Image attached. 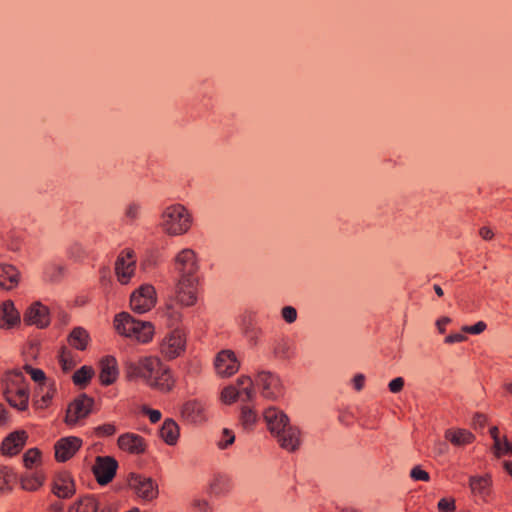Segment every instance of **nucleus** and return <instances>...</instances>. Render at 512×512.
I'll use <instances>...</instances> for the list:
<instances>
[{
    "mask_svg": "<svg viewBox=\"0 0 512 512\" xmlns=\"http://www.w3.org/2000/svg\"><path fill=\"white\" fill-rule=\"evenodd\" d=\"M199 269L195 252L190 248L179 251L174 258V271L177 274L175 294L177 302L182 306H192L197 301Z\"/></svg>",
    "mask_w": 512,
    "mask_h": 512,
    "instance_id": "1",
    "label": "nucleus"
},
{
    "mask_svg": "<svg viewBox=\"0 0 512 512\" xmlns=\"http://www.w3.org/2000/svg\"><path fill=\"white\" fill-rule=\"evenodd\" d=\"M126 374L130 380L142 379L151 388L168 392L172 389L173 380L170 370L163 366L155 356H146L137 361H127Z\"/></svg>",
    "mask_w": 512,
    "mask_h": 512,
    "instance_id": "2",
    "label": "nucleus"
},
{
    "mask_svg": "<svg viewBox=\"0 0 512 512\" xmlns=\"http://www.w3.org/2000/svg\"><path fill=\"white\" fill-rule=\"evenodd\" d=\"M263 418L270 433L277 438L283 449L293 452L299 448L300 430L290 425L289 417L283 410L270 406L263 412Z\"/></svg>",
    "mask_w": 512,
    "mask_h": 512,
    "instance_id": "3",
    "label": "nucleus"
},
{
    "mask_svg": "<svg viewBox=\"0 0 512 512\" xmlns=\"http://www.w3.org/2000/svg\"><path fill=\"white\" fill-rule=\"evenodd\" d=\"M1 389L9 404L19 410H26L29 402L28 383L20 371L9 372L1 380Z\"/></svg>",
    "mask_w": 512,
    "mask_h": 512,
    "instance_id": "4",
    "label": "nucleus"
},
{
    "mask_svg": "<svg viewBox=\"0 0 512 512\" xmlns=\"http://www.w3.org/2000/svg\"><path fill=\"white\" fill-rule=\"evenodd\" d=\"M114 323L119 334L140 343L149 342L154 334V327L150 322L137 320L127 312L116 315Z\"/></svg>",
    "mask_w": 512,
    "mask_h": 512,
    "instance_id": "5",
    "label": "nucleus"
},
{
    "mask_svg": "<svg viewBox=\"0 0 512 512\" xmlns=\"http://www.w3.org/2000/svg\"><path fill=\"white\" fill-rule=\"evenodd\" d=\"M192 217L181 204H174L164 209L161 215L160 227L170 236L185 234L191 226Z\"/></svg>",
    "mask_w": 512,
    "mask_h": 512,
    "instance_id": "6",
    "label": "nucleus"
},
{
    "mask_svg": "<svg viewBox=\"0 0 512 512\" xmlns=\"http://www.w3.org/2000/svg\"><path fill=\"white\" fill-rule=\"evenodd\" d=\"M260 395L269 401H278L284 395V384L280 376L272 371L259 369L254 375Z\"/></svg>",
    "mask_w": 512,
    "mask_h": 512,
    "instance_id": "7",
    "label": "nucleus"
},
{
    "mask_svg": "<svg viewBox=\"0 0 512 512\" xmlns=\"http://www.w3.org/2000/svg\"><path fill=\"white\" fill-rule=\"evenodd\" d=\"M156 299L155 288L150 284H144L132 293L130 306L135 313L143 314L155 306Z\"/></svg>",
    "mask_w": 512,
    "mask_h": 512,
    "instance_id": "8",
    "label": "nucleus"
},
{
    "mask_svg": "<svg viewBox=\"0 0 512 512\" xmlns=\"http://www.w3.org/2000/svg\"><path fill=\"white\" fill-rule=\"evenodd\" d=\"M128 485L138 497L145 501H152L158 497V484L150 477L140 474H130Z\"/></svg>",
    "mask_w": 512,
    "mask_h": 512,
    "instance_id": "9",
    "label": "nucleus"
},
{
    "mask_svg": "<svg viewBox=\"0 0 512 512\" xmlns=\"http://www.w3.org/2000/svg\"><path fill=\"white\" fill-rule=\"evenodd\" d=\"M186 347V338L180 329H174L164 337L161 343V353L168 359L180 356Z\"/></svg>",
    "mask_w": 512,
    "mask_h": 512,
    "instance_id": "10",
    "label": "nucleus"
},
{
    "mask_svg": "<svg viewBox=\"0 0 512 512\" xmlns=\"http://www.w3.org/2000/svg\"><path fill=\"white\" fill-rule=\"evenodd\" d=\"M118 468L117 461L109 456H98L93 466V473L100 485H106L112 481Z\"/></svg>",
    "mask_w": 512,
    "mask_h": 512,
    "instance_id": "11",
    "label": "nucleus"
},
{
    "mask_svg": "<svg viewBox=\"0 0 512 512\" xmlns=\"http://www.w3.org/2000/svg\"><path fill=\"white\" fill-rule=\"evenodd\" d=\"M217 375L221 377H230L234 375L240 367V363L232 350L220 351L214 361Z\"/></svg>",
    "mask_w": 512,
    "mask_h": 512,
    "instance_id": "12",
    "label": "nucleus"
},
{
    "mask_svg": "<svg viewBox=\"0 0 512 512\" xmlns=\"http://www.w3.org/2000/svg\"><path fill=\"white\" fill-rule=\"evenodd\" d=\"M135 269L136 260L134 252L131 250L122 252L115 263V273L118 281L123 285L129 283L135 273Z\"/></svg>",
    "mask_w": 512,
    "mask_h": 512,
    "instance_id": "13",
    "label": "nucleus"
},
{
    "mask_svg": "<svg viewBox=\"0 0 512 512\" xmlns=\"http://www.w3.org/2000/svg\"><path fill=\"white\" fill-rule=\"evenodd\" d=\"M92 403V399L85 395L74 400L67 409L66 423L75 425L79 420L85 418L91 411Z\"/></svg>",
    "mask_w": 512,
    "mask_h": 512,
    "instance_id": "14",
    "label": "nucleus"
},
{
    "mask_svg": "<svg viewBox=\"0 0 512 512\" xmlns=\"http://www.w3.org/2000/svg\"><path fill=\"white\" fill-rule=\"evenodd\" d=\"M24 321L39 328L47 327L50 323L49 310L40 302H35L25 312Z\"/></svg>",
    "mask_w": 512,
    "mask_h": 512,
    "instance_id": "15",
    "label": "nucleus"
},
{
    "mask_svg": "<svg viewBox=\"0 0 512 512\" xmlns=\"http://www.w3.org/2000/svg\"><path fill=\"white\" fill-rule=\"evenodd\" d=\"M28 435L25 431H15L10 433L1 444V452L6 456L18 454L25 446Z\"/></svg>",
    "mask_w": 512,
    "mask_h": 512,
    "instance_id": "16",
    "label": "nucleus"
},
{
    "mask_svg": "<svg viewBox=\"0 0 512 512\" xmlns=\"http://www.w3.org/2000/svg\"><path fill=\"white\" fill-rule=\"evenodd\" d=\"M82 441L77 437H66L55 444V457L58 461L64 462L70 459L80 448Z\"/></svg>",
    "mask_w": 512,
    "mask_h": 512,
    "instance_id": "17",
    "label": "nucleus"
},
{
    "mask_svg": "<svg viewBox=\"0 0 512 512\" xmlns=\"http://www.w3.org/2000/svg\"><path fill=\"white\" fill-rule=\"evenodd\" d=\"M20 323V313L11 300L0 305V328L11 329Z\"/></svg>",
    "mask_w": 512,
    "mask_h": 512,
    "instance_id": "18",
    "label": "nucleus"
},
{
    "mask_svg": "<svg viewBox=\"0 0 512 512\" xmlns=\"http://www.w3.org/2000/svg\"><path fill=\"white\" fill-rule=\"evenodd\" d=\"M100 381L103 385H111L119 375L117 361L113 356H107L100 362Z\"/></svg>",
    "mask_w": 512,
    "mask_h": 512,
    "instance_id": "19",
    "label": "nucleus"
},
{
    "mask_svg": "<svg viewBox=\"0 0 512 512\" xmlns=\"http://www.w3.org/2000/svg\"><path fill=\"white\" fill-rule=\"evenodd\" d=\"M182 416L190 423H201L206 420L204 405L198 400L187 401L183 405Z\"/></svg>",
    "mask_w": 512,
    "mask_h": 512,
    "instance_id": "20",
    "label": "nucleus"
},
{
    "mask_svg": "<svg viewBox=\"0 0 512 512\" xmlns=\"http://www.w3.org/2000/svg\"><path fill=\"white\" fill-rule=\"evenodd\" d=\"M118 445L122 450L133 454L143 453L146 447L144 439L134 433L121 435L118 439Z\"/></svg>",
    "mask_w": 512,
    "mask_h": 512,
    "instance_id": "21",
    "label": "nucleus"
},
{
    "mask_svg": "<svg viewBox=\"0 0 512 512\" xmlns=\"http://www.w3.org/2000/svg\"><path fill=\"white\" fill-rule=\"evenodd\" d=\"M239 399L243 403H250L256 398L255 381L250 376H240L237 379Z\"/></svg>",
    "mask_w": 512,
    "mask_h": 512,
    "instance_id": "22",
    "label": "nucleus"
},
{
    "mask_svg": "<svg viewBox=\"0 0 512 512\" xmlns=\"http://www.w3.org/2000/svg\"><path fill=\"white\" fill-rule=\"evenodd\" d=\"M491 485H492V480L489 475L471 476L469 478V487H470L472 493L479 496L484 501H486L487 497L490 495Z\"/></svg>",
    "mask_w": 512,
    "mask_h": 512,
    "instance_id": "23",
    "label": "nucleus"
},
{
    "mask_svg": "<svg viewBox=\"0 0 512 512\" xmlns=\"http://www.w3.org/2000/svg\"><path fill=\"white\" fill-rule=\"evenodd\" d=\"M53 493L63 499L72 497L75 494V484L72 478L67 475H60L53 484Z\"/></svg>",
    "mask_w": 512,
    "mask_h": 512,
    "instance_id": "24",
    "label": "nucleus"
},
{
    "mask_svg": "<svg viewBox=\"0 0 512 512\" xmlns=\"http://www.w3.org/2000/svg\"><path fill=\"white\" fill-rule=\"evenodd\" d=\"M19 271L12 265L0 264V288L10 290L19 282Z\"/></svg>",
    "mask_w": 512,
    "mask_h": 512,
    "instance_id": "25",
    "label": "nucleus"
},
{
    "mask_svg": "<svg viewBox=\"0 0 512 512\" xmlns=\"http://www.w3.org/2000/svg\"><path fill=\"white\" fill-rule=\"evenodd\" d=\"M230 488V478L224 473H215L209 481L208 492L212 495H221Z\"/></svg>",
    "mask_w": 512,
    "mask_h": 512,
    "instance_id": "26",
    "label": "nucleus"
},
{
    "mask_svg": "<svg viewBox=\"0 0 512 512\" xmlns=\"http://www.w3.org/2000/svg\"><path fill=\"white\" fill-rule=\"evenodd\" d=\"M445 438L455 446H464L474 441V435L466 429H448Z\"/></svg>",
    "mask_w": 512,
    "mask_h": 512,
    "instance_id": "27",
    "label": "nucleus"
},
{
    "mask_svg": "<svg viewBox=\"0 0 512 512\" xmlns=\"http://www.w3.org/2000/svg\"><path fill=\"white\" fill-rule=\"evenodd\" d=\"M100 503L92 495H86L74 504H72L67 512H97Z\"/></svg>",
    "mask_w": 512,
    "mask_h": 512,
    "instance_id": "28",
    "label": "nucleus"
},
{
    "mask_svg": "<svg viewBox=\"0 0 512 512\" xmlns=\"http://www.w3.org/2000/svg\"><path fill=\"white\" fill-rule=\"evenodd\" d=\"M20 486L25 491H37L44 483V475L39 472L25 473L19 478Z\"/></svg>",
    "mask_w": 512,
    "mask_h": 512,
    "instance_id": "29",
    "label": "nucleus"
},
{
    "mask_svg": "<svg viewBox=\"0 0 512 512\" xmlns=\"http://www.w3.org/2000/svg\"><path fill=\"white\" fill-rule=\"evenodd\" d=\"M273 354L279 359H289L294 355V346L288 337H281L273 344Z\"/></svg>",
    "mask_w": 512,
    "mask_h": 512,
    "instance_id": "30",
    "label": "nucleus"
},
{
    "mask_svg": "<svg viewBox=\"0 0 512 512\" xmlns=\"http://www.w3.org/2000/svg\"><path fill=\"white\" fill-rule=\"evenodd\" d=\"M161 438L168 444H176L179 437V427L172 419H166L160 429Z\"/></svg>",
    "mask_w": 512,
    "mask_h": 512,
    "instance_id": "31",
    "label": "nucleus"
},
{
    "mask_svg": "<svg viewBox=\"0 0 512 512\" xmlns=\"http://www.w3.org/2000/svg\"><path fill=\"white\" fill-rule=\"evenodd\" d=\"M16 480V474L14 471L7 467H0V491L2 493H9L12 491V484Z\"/></svg>",
    "mask_w": 512,
    "mask_h": 512,
    "instance_id": "32",
    "label": "nucleus"
},
{
    "mask_svg": "<svg viewBox=\"0 0 512 512\" xmlns=\"http://www.w3.org/2000/svg\"><path fill=\"white\" fill-rule=\"evenodd\" d=\"M88 333L83 328H75L69 337V343L71 346L78 350H84L88 343Z\"/></svg>",
    "mask_w": 512,
    "mask_h": 512,
    "instance_id": "33",
    "label": "nucleus"
},
{
    "mask_svg": "<svg viewBox=\"0 0 512 512\" xmlns=\"http://www.w3.org/2000/svg\"><path fill=\"white\" fill-rule=\"evenodd\" d=\"M25 370L31 376L32 380L35 381L37 385H39V389L41 391L46 386H49L50 389H52V380H49L41 369H36L26 365Z\"/></svg>",
    "mask_w": 512,
    "mask_h": 512,
    "instance_id": "34",
    "label": "nucleus"
},
{
    "mask_svg": "<svg viewBox=\"0 0 512 512\" xmlns=\"http://www.w3.org/2000/svg\"><path fill=\"white\" fill-rule=\"evenodd\" d=\"M59 363L63 372L67 373L76 366L77 360L70 350L62 348L59 354Z\"/></svg>",
    "mask_w": 512,
    "mask_h": 512,
    "instance_id": "35",
    "label": "nucleus"
},
{
    "mask_svg": "<svg viewBox=\"0 0 512 512\" xmlns=\"http://www.w3.org/2000/svg\"><path fill=\"white\" fill-rule=\"evenodd\" d=\"M258 420L257 413L248 406L241 408L240 421L245 429H251Z\"/></svg>",
    "mask_w": 512,
    "mask_h": 512,
    "instance_id": "36",
    "label": "nucleus"
},
{
    "mask_svg": "<svg viewBox=\"0 0 512 512\" xmlns=\"http://www.w3.org/2000/svg\"><path fill=\"white\" fill-rule=\"evenodd\" d=\"M63 273V266L56 263H51L48 264L44 269V279L48 282H57L62 278Z\"/></svg>",
    "mask_w": 512,
    "mask_h": 512,
    "instance_id": "37",
    "label": "nucleus"
},
{
    "mask_svg": "<svg viewBox=\"0 0 512 512\" xmlns=\"http://www.w3.org/2000/svg\"><path fill=\"white\" fill-rule=\"evenodd\" d=\"M220 399L225 404H232L239 399L237 382L233 385L224 387L220 394Z\"/></svg>",
    "mask_w": 512,
    "mask_h": 512,
    "instance_id": "38",
    "label": "nucleus"
},
{
    "mask_svg": "<svg viewBox=\"0 0 512 512\" xmlns=\"http://www.w3.org/2000/svg\"><path fill=\"white\" fill-rule=\"evenodd\" d=\"M93 373L94 371L91 367L83 366L74 373L73 382L79 386L86 385L91 379Z\"/></svg>",
    "mask_w": 512,
    "mask_h": 512,
    "instance_id": "39",
    "label": "nucleus"
},
{
    "mask_svg": "<svg viewBox=\"0 0 512 512\" xmlns=\"http://www.w3.org/2000/svg\"><path fill=\"white\" fill-rule=\"evenodd\" d=\"M235 441V435L232 430L224 428L221 432L220 439L217 441L219 449L224 450L231 446Z\"/></svg>",
    "mask_w": 512,
    "mask_h": 512,
    "instance_id": "40",
    "label": "nucleus"
},
{
    "mask_svg": "<svg viewBox=\"0 0 512 512\" xmlns=\"http://www.w3.org/2000/svg\"><path fill=\"white\" fill-rule=\"evenodd\" d=\"M55 391H56V387H55L54 381H52V389H50L49 386H46L41 391L39 389V385H37L36 396H40L41 397V402H42V404L40 405L41 408H43V407H45V406H47L49 404V402L52 399Z\"/></svg>",
    "mask_w": 512,
    "mask_h": 512,
    "instance_id": "41",
    "label": "nucleus"
},
{
    "mask_svg": "<svg viewBox=\"0 0 512 512\" xmlns=\"http://www.w3.org/2000/svg\"><path fill=\"white\" fill-rule=\"evenodd\" d=\"M493 452L496 457L500 458L505 455L512 454V442L508 441L506 437H503L501 441H499V446H495L493 444Z\"/></svg>",
    "mask_w": 512,
    "mask_h": 512,
    "instance_id": "42",
    "label": "nucleus"
},
{
    "mask_svg": "<svg viewBox=\"0 0 512 512\" xmlns=\"http://www.w3.org/2000/svg\"><path fill=\"white\" fill-rule=\"evenodd\" d=\"M40 460V451L37 448H31L23 456L24 466L28 469L33 468Z\"/></svg>",
    "mask_w": 512,
    "mask_h": 512,
    "instance_id": "43",
    "label": "nucleus"
},
{
    "mask_svg": "<svg viewBox=\"0 0 512 512\" xmlns=\"http://www.w3.org/2000/svg\"><path fill=\"white\" fill-rule=\"evenodd\" d=\"M142 206L138 202H130L125 208V217L130 221L138 219Z\"/></svg>",
    "mask_w": 512,
    "mask_h": 512,
    "instance_id": "44",
    "label": "nucleus"
},
{
    "mask_svg": "<svg viewBox=\"0 0 512 512\" xmlns=\"http://www.w3.org/2000/svg\"><path fill=\"white\" fill-rule=\"evenodd\" d=\"M191 504L195 512H212L210 503L204 498L196 497Z\"/></svg>",
    "mask_w": 512,
    "mask_h": 512,
    "instance_id": "45",
    "label": "nucleus"
},
{
    "mask_svg": "<svg viewBox=\"0 0 512 512\" xmlns=\"http://www.w3.org/2000/svg\"><path fill=\"white\" fill-rule=\"evenodd\" d=\"M281 316L288 324H292L297 320V310L292 306H284L281 309Z\"/></svg>",
    "mask_w": 512,
    "mask_h": 512,
    "instance_id": "46",
    "label": "nucleus"
},
{
    "mask_svg": "<svg viewBox=\"0 0 512 512\" xmlns=\"http://www.w3.org/2000/svg\"><path fill=\"white\" fill-rule=\"evenodd\" d=\"M410 477L415 481L428 482L430 480L429 474L424 471L420 466H415L410 471Z\"/></svg>",
    "mask_w": 512,
    "mask_h": 512,
    "instance_id": "47",
    "label": "nucleus"
},
{
    "mask_svg": "<svg viewBox=\"0 0 512 512\" xmlns=\"http://www.w3.org/2000/svg\"><path fill=\"white\" fill-rule=\"evenodd\" d=\"M486 329V324L483 321L477 322L472 326H463L462 331L470 334H480Z\"/></svg>",
    "mask_w": 512,
    "mask_h": 512,
    "instance_id": "48",
    "label": "nucleus"
},
{
    "mask_svg": "<svg viewBox=\"0 0 512 512\" xmlns=\"http://www.w3.org/2000/svg\"><path fill=\"white\" fill-rule=\"evenodd\" d=\"M404 387V379L397 377L391 380L388 384V388L392 393H399Z\"/></svg>",
    "mask_w": 512,
    "mask_h": 512,
    "instance_id": "49",
    "label": "nucleus"
},
{
    "mask_svg": "<svg viewBox=\"0 0 512 512\" xmlns=\"http://www.w3.org/2000/svg\"><path fill=\"white\" fill-rule=\"evenodd\" d=\"M438 508L440 511L442 512H450V511H453L455 509V503H454V500H447L445 498H442L439 502H438Z\"/></svg>",
    "mask_w": 512,
    "mask_h": 512,
    "instance_id": "50",
    "label": "nucleus"
},
{
    "mask_svg": "<svg viewBox=\"0 0 512 512\" xmlns=\"http://www.w3.org/2000/svg\"><path fill=\"white\" fill-rule=\"evenodd\" d=\"M115 426L112 424H104L96 428V432L99 435L110 436L115 433Z\"/></svg>",
    "mask_w": 512,
    "mask_h": 512,
    "instance_id": "51",
    "label": "nucleus"
},
{
    "mask_svg": "<svg viewBox=\"0 0 512 512\" xmlns=\"http://www.w3.org/2000/svg\"><path fill=\"white\" fill-rule=\"evenodd\" d=\"M366 377L362 373L356 374L352 379V384L354 386V389L357 391H361L364 387Z\"/></svg>",
    "mask_w": 512,
    "mask_h": 512,
    "instance_id": "52",
    "label": "nucleus"
},
{
    "mask_svg": "<svg viewBox=\"0 0 512 512\" xmlns=\"http://www.w3.org/2000/svg\"><path fill=\"white\" fill-rule=\"evenodd\" d=\"M466 340V336L461 333H454L450 334L445 338V343L447 344H453V343H459Z\"/></svg>",
    "mask_w": 512,
    "mask_h": 512,
    "instance_id": "53",
    "label": "nucleus"
},
{
    "mask_svg": "<svg viewBox=\"0 0 512 512\" xmlns=\"http://www.w3.org/2000/svg\"><path fill=\"white\" fill-rule=\"evenodd\" d=\"M168 316H169V318L171 320V324L172 325H174L178 321H180V319L182 317L181 313L178 310L174 309V308H169Z\"/></svg>",
    "mask_w": 512,
    "mask_h": 512,
    "instance_id": "54",
    "label": "nucleus"
},
{
    "mask_svg": "<svg viewBox=\"0 0 512 512\" xmlns=\"http://www.w3.org/2000/svg\"><path fill=\"white\" fill-rule=\"evenodd\" d=\"M451 322V319L449 317H442L440 318L437 322H436V325H437V328L439 330L440 333H444L445 332V325L449 324Z\"/></svg>",
    "mask_w": 512,
    "mask_h": 512,
    "instance_id": "55",
    "label": "nucleus"
},
{
    "mask_svg": "<svg viewBox=\"0 0 512 512\" xmlns=\"http://www.w3.org/2000/svg\"><path fill=\"white\" fill-rule=\"evenodd\" d=\"M480 236L485 240L492 239L494 233L489 227H482L479 231Z\"/></svg>",
    "mask_w": 512,
    "mask_h": 512,
    "instance_id": "56",
    "label": "nucleus"
},
{
    "mask_svg": "<svg viewBox=\"0 0 512 512\" xmlns=\"http://www.w3.org/2000/svg\"><path fill=\"white\" fill-rule=\"evenodd\" d=\"M490 435L493 438L495 446H499V441L502 440V438L499 436V431L497 427H492L490 429Z\"/></svg>",
    "mask_w": 512,
    "mask_h": 512,
    "instance_id": "57",
    "label": "nucleus"
},
{
    "mask_svg": "<svg viewBox=\"0 0 512 512\" xmlns=\"http://www.w3.org/2000/svg\"><path fill=\"white\" fill-rule=\"evenodd\" d=\"M147 413L152 423L158 422L161 418V413L158 410H147Z\"/></svg>",
    "mask_w": 512,
    "mask_h": 512,
    "instance_id": "58",
    "label": "nucleus"
},
{
    "mask_svg": "<svg viewBox=\"0 0 512 512\" xmlns=\"http://www.w3.org/2000/svg\"><path fill=\"white\" fill-rule=\"evenodd\" d=\"M485 416L482 414H476L473 418V424L474 426L483 427L485 424Z\"/></svg>",
    "mask_w": 512,
    "mask_h": 512,
    "instance_id": "59",
    "label": "nucleus"
},
{
    "mask_svg": "<svg viewBox=\"0 0 512 512\" xmlns=\"http://www.w3.org/2000/svg\"><path fill=\"white\" fill-rule=\"evenodd\" d=\"M49 512H64V505L61 502H54L50 505Z\"/></svg>",
    "mask_w": 512,
    "mask_h": 512,
    "instance_id": "60",
    "label": "nucleus"
},
{
    "mask_svg": "<svg viewBox=\"0 0 512 512\" xmlns=\"http://www.w3.org/2000/svg\"><path fill=\"white\" fill-rule=\"evenodd\" d=\"M6 421V410L2 404H0V425Z\"/></svg>",
    "mask_w": 512,
    "mask_h": 512,
    "instance_id": "61",
    "label": "nucleus"
},
{
    "mask_svg": "<svg viewBox=\"0 0 512 512\" xmlns=\"http://www.w3.org/2000/svg\"><path fill=\"white\" fill-rule=\"evenodd\" d=\"M447 448H448L447 444H445V443H439V444L437 445V448H436V449H437V453H438V454H443V453H445V452H446Z\"/></svg>",
    "mask_w": 512,
    "mask_h": 512,
    "instance_id": "62",
    "label": "nucleus"
},
{
    "mask_svg": "<svg viewBox=\"0 0 512 512\" xmlns=\"http://www.w3.org/2000/svg\"><path fill=\"white\" fill-rule=\"evenodd\" d=\"M504 468L512 476V462H504Z\"/></svg>",
    "mask_w": 512,
    "mask_h": 512,
    "instance_id": "63",
    "label": "nucleus"
},
{
    "mask_svg": "<svg viewBox=\"0 0 512 512\" xmlns=\"http://www.w3.org/2000/svg\"><path fill=\"white\" fill-rule=\"evenodd\" d=\"M433 288H434L435 293L438 296H443V294H444L443 290H442V288L439 285L435 284Z\"/></svg>",
    "mask_w": 512,
    "mask_h": 512,
    "instance_id": "64",
    "label": "nucleus"
}]
</instances>
